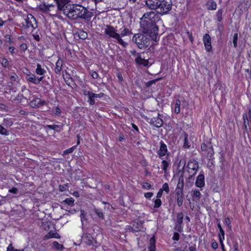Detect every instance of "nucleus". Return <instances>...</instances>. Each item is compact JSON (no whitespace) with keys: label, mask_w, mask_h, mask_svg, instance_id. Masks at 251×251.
I'll return each instance as SVG.
<instances>
[{"label":"nucleus","mask_w":251,"mask_h":251,"mask_svg":"<svg viewBox=\"0 0 251 251\" xmlns=\"http://www.w3.org/2000/svg\"><path fill=\"white\" fill-rule=\"evenodd\" d=\"M159 20L158 15L153 11L145 13L140 19L141 27L152 39H156L158 34V28L156 22Z\"/></svg>","instance_id":"nucleus-1"},{"label":"nucleus","mask_w":251,"mask_h":251,"mask_svg":"<svg viewBox=\"0 0 251 251\" xmlns=\"http://www.w3.org/2000/svg\"><path fill=\"white\" fill-rule=\"evenodd\" d=\"M62 12L71 20L80 18L89 20L94 15L93 12L88 11L86 8L80 5L68 4L63 9Z\"/></svg>","instance_id":"nucleus-2"},{"label":"nucleus","mask_w":251,"mask_h":251,"mask_svg":"<svg viewBox=\"0 0 251 251\" xmlns=\"http://www.w3.org/2000/svg\"><path fill=\"white\" fill-rule=\"evenodd\" d=\"M151 38L149 34L144 30V33L135 34L132 38V41L137 44L139 48L142 49L149 46Z\"/></svg>","instance_id":"nucleus-3"},{"label":"nucleus","mask_w":251,"mask_h":251,"mask_svg":"<svg viewBox=\"0 0 251 251\" xmlns=\"http://www.w3.org/2000/svg\"><path fill=\"white\" fill-rule=\"evenodd\" d=\"M105 34L109 38L114 39L117 41V43L125 47L127 44L124 42L121 38L120 35L117 32V29L110 25H106L104 29Z\"/></svg>","instance_id":"nucleus-4"},{"label":"nucleus","mask_w":251,"mask_h":251,"mask_svg":"<svg viewBox=\"0 0 251 251\" xmlns=\"http://www.w3.org/2000/svg\"><path fill=\"white\" fill-rule=\"evenodd\" d=\"M172 2L171 0H162L156 8L153 9L162 15L166 14L172 9Z\"/></svg>","instance_id":"nucleus-5"},{"label":"nucleus","mask_w":251,"mask_h":251,"mask_svg":"<svg viewBox=\"0 0 251 251\" xmlns=\"http://www.w3.org/2000/svg\"><path fill=\"white\" fill-rule=\"evenodd\" d=\"M81 243L95 247H97L100 245L96 240L90 234L88 233L82 234L81 236Z\"/></svg>","instance_id":"nucleus-6"},{"label":"nucleus","mask_w":251,"mask_h":251,"mask_svg":"<svg viewBox=\"0 0 251 251\" xmlns=\"http://www.w3.org/2000/svg\"><path fill=\"white\" fill-rule=\"evenodd\" d=\"M201 149L202 151L204 152L202 154L206 155V157L208 159L210 160L212 159L214 154V151L211 143H208V144H206L204 143H202Z\"/></svg>","instance_id":"nucleus-7"},{"label":"nucleus","mask_w":251,"mask_h":251,"mask_svg":"<svg viewBox=\"0 0 251 251\" xmlns=\"http://www.w3.org/2000/svg\"><path fill=\"white\" fill-rule=\"evenodd\" d=\"M26 23V27H31L32 29H35L37 27V23L36 19L31 14H28L25 19Z\"/></svg>","instance_id":"nucleus-8"},{"label":"nucleus","mask_w":251,"mask_h":251,"mask_svg":"<svg viewBox=\"0 0 251 251\" xmlns=\"http://www.w3.org/2000/svg\"><path fill=\"white\" fill-rule=\"evenodd\" d=\"M187 167L189 170H191L194 171V173L192 174V175H190V176L188 177V178L191 179L196 175L197 171L199 168L198 163L195 160H190L188 163Z\"/></svg>","instance_id":"nucleus-9"},{"label":"nucleus","mask_w":251,"mask_h":251,"mask_svg":"<svg viewBox=\"0 0 251 251\" xmlns=\"http://www.w3.org/2000/svg\"><path fill=\"white\" fill-rule=\"evenodd\" d=\"M160 146L158 151V155L159 158L162 159V157L166 155L168 156L169 152L166 145L162 141H160Z\"/></svg>","instance_id":"nucleus-10"},{"label":"nucleus","mask_w":251,"mask_h":251,"mask_svg":"<svg viewBox=\"0 0 251 251\" xmlns=\"http://www.w3.org/2000/svg\"><path fill=\"white\" fill-rule=\"evenodd\" d=\"M203 41L205 50L207 51H210L212 49L210 36L208 34H205L203 36Z\"/></svg>","instance_id":"nucleus-11"},{"label":"nucleus","mask_w":251,"mask_h":251,"mask_svg":"<svg viewBox=\"0 0 251 251\" xmlns=\"http://www.w3.org/2000/svg\"><path fill=\"white\" fill-rule=\"evenodd\" d=\"M83 94L88 97V101L89 102L91 105H93L95 103V93H93L89 91H87V90H83Z\"/></svg>","instance_id":"nucleus-12"},{"label":"nucleus","mask_w":251,"mask_h":251,"mask_svg":"<svg viewBox=\"0 0 251 251\" xmlns=\"http://www.w3.org/2000/svg\"><path fill=\"white\" fill-rule=\"evenodd\" d=\"M195 185L199 188H202L204 186V176L202 173L200 174L197 177Z\"/></svg>","instance_id":"nucleus-13"},{"label":"nucleus","mask_w":251,"mask_h":251,"mask_svg":"<svg viewBox=\"0 0 251 251\" xmlns=\"http://www.w3.org/2000/svg\"><path fill=\"white\" fill-rule=\"evenodd\" d=\"M176 199L178 206H181L183 202V191L175 190Z\"/></svg>","instance_id":"nucleus-14"},{"label":"nucleus","mask_w":251,"mask_h":251,"mask_svg":"<svg viewBox=\"0 0 251 251\" xmlns=\"http://www.w3.org/2000/svg\"><path fill=\"white\" fill-rule=\"evenodd\" d=\"M150 124L156 127H160L162 126L163 122V120L158 116L152 118L151 119Z\"/></svg>","instance_id":"nucleus-15"},{"label":"nucleus","mask_w":251,"mask_h":251,"mask_svg":"<svg viewBox=\"0 0 251 251\" xmlns=\"http://www.w3.org/2000/svg\"><path fill=\"white\" fill-rule=\"evenodd\" d=\"M57 4L58 10L60 11H63V9L67 5L68 3L70 1V0H54Z\"/></svg>","instance_id":"nucleus-16"},{"label":"nucleus","mask_w":251,"mask_h":251,"mask_svg":"<svg viewBox=\"0 0 251 251\" xmlns=\"http://www.w3.org/2000/svg\"><path fill=\"white\" fill-rule=\"evenodd\" d=\"M160 1L161 2L162 0H146V4L149 8L153 9L157 7Z\"/></svg>","instance_id":"nucleus-17"},{"label":"nucleus","mask_w":251,"mask_h":251,"mask_svg":"<svg viewBox=\"0 0 251 251\" xmlns=\"http://www.w3.org/2000/svg\"><path fill=\"white\" fill-rule=\"evenodd\" d=\"M135 62L136 63L139 65H142L144 66H147L149 64L148 60L143 58L140 53H138L137 54V57L135 59Z\"/></svg>","instance_id":"nucleus-18"},{"label":"nucleus","mask_w":251,"mask_h":251,"mask_svg":"<svg viewBox=\"0 0 251 251\" xmlns=\"http://www.w3.org/2000/svg\"><path fill=\"white\" fill-rule=\"evenodd\" d=\"M50 238H59L60 236L55 231L50 230L44 236V238L48 239Z\"/></svg>","instance_id":"nucleus-19"},{"label":"nucleus","mask_w":251,"mask_h":251,"mask_svg":"<svg viewBox=\"0 0 251 251\" xmlns=\"http://www.w3.org/2000/svg\"><path fill=\"white\" fill-rule=\"evenodd\" d=\"M63 65V60L59 59L56 63V66L55 68V72L56 74H59L62 70V67Z\"/></svg>","instance_id":"nucleus-20"},{"label":"nucleus","mask_w":251,"mask_h":251,"mask_svg":"<svg viewBox=\"0 0 251 251\" xmlns=\"http://www.w3.org/2000/svg\"><path fill=\"white\" fill-rule=\"evenodd\" d=\"M243 119L244 120V133H248V128L247 126H249V119H248V115L246 114H244L243 115Z\"/></svg>","instance_id":"nucleus-21"},{"label":"nucleus","mask_w":251,"mask_h":251,"mask_svg":"<svg viewBox=\"0 0 251 251\" xmlns=\"http://www.w3.org/2000/svg\"><path fill=\"white\" fill-rule=\"evenodd\" d=\"M35 73L38 75H43L46 73V71L42 68L41 65L37 64Z\"/></svg>","instance_id":"nucleus-22"},{"label":"nucleus","mask_w":251,"mask_h":251,"mask_svg":"<svg viewBox=\"0 0 251 251\" xmlns=\"http://www.w3.org/2000/svg\"><path fill=\"white\" fill-rule=\"evenodd\" d=\"M184 187V179L182 176H180L178 179V182L176 190L183 191Z\"/></svg>","instance_id":"nucleus-23"},{"label":"nucleus","mask_w":251,"mask_h":251,"mask_svg":"<svg viewBox=\"0 0 251 251\" xmlns=\"http://www.w3.org/2000/svg\"><path fill=\"white\" fill-rule=\"evenodd\" d=\"M170 163V160L167 157L166 160H163L162 161L161 168L165 173Z\"/></svg>","instance_id":"nucleus-24"},{"label":"nucleus","mask_w":251,"mask_h":251,"mask_svg":"<svg viewBox=\"0 0 251 251\" xmlns=\"http://www.w3.org/2000/svg\"><path fill=\"white\" fill-rule=\"evenodd\" d=\"M180 104H181V100L177 99L176 100V103L175 105V109L174 112L176 114H178L180 111Z\"/></svg>","instance_id":"nucleus-25"},{"label":"nucleus","mask_w":251,"mask_h":251,"mask_svg":"<svg viewBox=\"0 0 251 251\" xmlns=\"http://www.w3.org/2000/svg\"><path fill=\"white\" fill-rule=\"evenodd\" d=\"M149 250L150 251H155V240L153 237H151L150 240Z\"/></svg>","instance_id":"nucleus-26"},{"label":"nucleus","mask_w":251,"mask_h":251,"mask_svg":"<svg viewBox=\"0 0 251 251\" xmlns=\"http://www.w3.org/2000/svg\"><path fill=\"white\" fill-rule=\"evenodd\" d=\"M25 79L29 82L36 84V76L33 74H26Z\"/></svg>","instance_id":"nucleus-27"},{"label":"nucleus","mask_w":251,"mask_h":251,"mask_svg":"<svg viewBox=\"0 0 251 251\" xmlns=\"http://www.w3.org/2000/svg\"><path fill=\"white\" fill-rule=\"evenodd\" d=\"M201 196V194L198 189H195L193 190V197L194 201H199L200 199Z\"/></svg>","instance_id":"nucleus-28"},{"label":"nucleus","mask_w":251,"mask_h":251,"mask_svg":"<svg viewBox=\"0 0 251 251\" xmlns=\"http://www.w3.org/2000/svg\"><path fill=\"white\" fill-rule=\"evenodd\" d=\"M80 217V219H81V221L82 225L84 224V223L85 222L86 223L87 222L86 212L84 210H81Z\"/></svg>","instance_id":"nucleus-29"},{"label":"nucleus","mask_w":251,"mask_h":251,"mask_svg":"<svg viewBox=\"0 0 251 251\" xmlns=\"http://www.w3.org/2000/svg\"><path fill=\"white\" fill-rule=\"evenodd\" d=\"M120 35V37L122 38V37L131 34V31L127 28H124L123 30L121 31V33H119Z\"/></svg>","instance_id":"nucleus-30"},{"label":"nucleus","mask_w":251,"mask_h":251,"mask_svg":"<svg viewBox=\"0 0 251 251\" xmlns=\"http://www.w3.org/2000/svg\"><path fill=\"white\" fill-rule=\"evenodd\" d=\"M48 4H46L45 3L41 4L38 6L39 9L44 13L48 12Z\"/></svg>","instance_id":"nucleus-31"},{"label":"nucleus","mask_w":251,"mask_h":251,"mask_svg":"<svg viewBox=\"0 0 251 251\" xmlns=\"http://www.w3.org/2000/svg\"><path fill=\"white\" fill-rule=\"evenodd\" d=\"M217 7V5L215 2L213 0H211L209 2L208 4L207 9L208 10H215Z\"/></svg>","instance_id":"nucleus-32"},{"label":"nucleus","mask_w":251,"mask_h":251,"mask_svg":"<svg viewBox=\"0 0 251 251\" xmlns=\"http://www.w3.org/2000/svg\"><path fill=\"white\" fill-rule=\"evenodd\" d=\"M183 219V214L182 212H179L177 214L176 217V223L182 224Z\"/></svg>","instance_id":"nucleus-33"},{"label":"nucleus","mask_w":251,"mask_h":251,"mask_svg":"<svg viewBox=\"0 0 251 251\" xmlns=\"http://www.w3.org/2000/svg\"><path fill=\"white\" fill-rule=\"evenodd\" d=\"M78 34L79 38L83 40L86 39L88 36L87 33L83 30H80L78 32Z\"/></svg>","instance_id":"nucleus-34"},{"label":"nucleus","mask_w":251,"mask_h":251,"mask_svg":"<svg viewBox=\"0 0 251 251\" xmlns=\"http://www.w3.org/2000/svg\"><path fill=\"white\" fill-rule=\"evenodd\" d=\"M74 199L71 198H67L66 200L63 201V202L67 204L69 206H73L74 204Z\"/></svg>","instance_id":"nucleus-35"},{"label":"nucleus","mask_w":251,"mask_h":251,"mask_svg":"<svg viewBox=\"0 0 251 251\" xmlns=\"http://www.w3.org/2000/svg\"><path fill=\"white\" fill-rule=\"evenodd\" d=\"M0 134L7 136L9 134V131L3 126L0 125Z\"/></svg>","instance_id":"nucleus-36"},{"label":"nucleus","mask_w":251,"mask_h":251,"mask_svg":"<svg viewBox=\"0 0 251 251\" xmlns=\"http://www.w3.org/2000/svg\"><path fill=\"white\" fill-rule=\"evenodd\" d=\"M45 127L49 129H53L56 131H58L57 129L60 127V126L57 125H46Z\"/></svg>","instance_id":"nucleus-37"},{"label":"nucleus","mask_w":251,"mask_h":251,"mask_svg":"<svg viewBox=\"0 0 251 251\" xmlns=\"http://www.w3.org/2000/svg\"><path fill=\"white\" fill-rule=\"evenodd\" d=\"M41 100L39 99H36L33 100L31 101V105L32 106H38L39 107V104H40Z\"/></svg>","instance_id":"nucleus-38"},{"label":"nucleus","mask_w":251,"mask_h":251,"mask_svg":"<svg viewBox=\"0 0 251 251\" xmlns=\"http://www.w3.org/2000/svg\"><path fill=\"white\" fill-rule=\"evenodd\" d=\"M222 13H223V10L222 9H220L218 10L217 12L216 16L217 18V20L219 22H221L222 20Z\"/></svg>","instance_id":"nucleus-39"},{"label":"nucleus","mask_w":251,"mask_h":251,"mask_svg":"<svg viewBox=\"0 0 251 251\" xmlns=\"http://www.w3.org/2000/svg\"><path fill=\"white\" fill-rule=\"evenodd\" d=\"M4 126H10L13 125V122L8 119H4L2 124Z\"/></svg>","instance_id":"nucleus-40"},{"label":"nucleus","mask_w":251,"mask_h":251,"mask_svg":"<svg viewBox=\"0 0 251 251\" xmlns=\"http://www.w3.org/2000/svg\"><path fill=\"white\" fill-rule=\"evenodd\" d=\"M161 79V78H158L155 79L154 80H150L146 83V86L147 87H149L152 84L155 83L156 82H157L158 80H159Z\"/></svg>","instance_id":"nucleus-41"},{"label":"nucleus","mask_w":251,"mask_h":251,"mask_svg":"<svg viewBox=\"0 0 251 251\" xmlns=\"http://www.w3.org/2000/svg\"><path fill=\"white\" fill-rule=\"evenodd\" d=\"M95 212L99 218L103 219V214L100 209L95 208Z\"/></svg>","instance_id":"nucleus-42"},{"label":"nucleus","mask_w":251,"mask_h":251,"mask_svg":"<svg viewBox=\"0 0 251 251\" xmlns=\"http://www.w3.org/2000/svg\"><path fill=\"white\" fill-rule=\"evenodd\" d=\"M237 40H238V33H235L233 35V43L234 48L237 47Z\"/></svg>","instance_id":"nucleus-43"},{"label":"nucleus","mask_w":251,"mask_h":251,"mask_svg":"<svg viewBox=\"0 0 251 251\" xmlns=\"http://www.w3.org/2000/svg\"><path fill=\"white\" fill-rule=\"evenodd\" d=\"M217 226L220 230V233L219 234V235L221 234V235L223 236V239H225V231L224 229L222 228L221 224L219 223H218Z\"/></svg>","instance_id":"nucleus-44"},{"label":"nucleus","mask_w":251,"mask_h":251,"mask_svg":"<svg viewBox=\"0 0 251 251\" xmlns=\"http://www.w3.org/2000/svg\"><path fill=\"white\" fill-rule=\"evenodd\" d=\"M75 148H76V146H74L72 147V148H69V149L64 151H63V154H69V153H72L73 152V151H74V150L75 149Z\"/></svg>","instance_id":"nucleus-45"},{"label":"nucleus","mask_w":251,"mask_h":251,"mask_svg":"<svg viewBox=\"0 0 251 251\" xmlns=\"http://www.w3.org/2000/svg\"><path fill=\"white\" fill-rule=\"evenodd\" d=\"M162 202L160 199H157L155 200L154 201V208H158L161 205Z\"/></svg>","instance_id":"nucleus-46"},{"label":"nucleus","mask_w":251,"mask_h":251,"mask_svg":"<svg viewBox=\"0 0 251 251\" xmlns=\"http://www.w3.org/2000/svg\"><path fill=\"white\" fill-rule=\"evenodd\" d=\"M53 246L55 249H56L57 250H61L63 248V246L62 245L59 244L57 242H53Z\"/></svg>","instance_id":"nucleus-47"},{"label":"nucleus","mask_w":251,"mask_h":251,"mask_svg":"<svg viewBox=\"0 0 251 251\" xmlns=\"http://www.w3.org/2000/svg\"><path fill=\"white\" fill-rule=\"evenodd\" d=\"M52 112L56 115H60L61 114V109L58 107H55L52 109Z\"/></svg>","instance_id":"nucleus-48"},{"label":"nucleus","mask_w":251,"mask_h":251,"mask_svg":"<svg viewBox=\"0 0 251 251\" xmlns=\"http://www.w3.org/2000/svg\"><path fill=\"white\" fill-rule=\"evenodd\" d=\"M175 229L177 231L181 232L182 231V224H176Z\"/></svg>","instance_id":"nucleus-49"},{"label":"nucleus","mask_w":251,"mask_h":251,"mask_svg":"<svg viewBox=\"0 0 251 251\" xmlns=\"http://www.w3.org/2000/svg\"><path fill=\"white\" fill-rule=\"evenodd\" d=\"M18 77L17 75L15 73L11 74L9 75V79L11 81H16Z\"/></svg>","instance_id":"nucleus-50"},{"label":"nucleus","mask_w":251,"mask_h":251,"mask_svg":"<svg viewBox=\"0 0 251 251\" xmlns=\"http://www.w3.org/2000/svg\"><path fill=\"white\" fill-rule=\"evenodd\" d=\"M163 191H165L167 193L169 192V187L167 183H165L162 186Z\"/></svg>","instance_id":"nucleus-51"},{"label":"nucleus","mask_w":251,"mask_h":251,"mask_svg":"<svg viewBox=\"0 0 251 251\" xmlns=\"http://www.w3.org/2000/svg\"><path fill=\"white\" fill-rule=\"evenodd\" d=\"M188 135L187 134L185 135L184 137V142L183 147L186 148H189L190 147L189 145H188Z\"/></svg>","instance_id":"nucleus-52"},{"label":"nucleus","mask_w":251,"mask_h":251,"mask_svg":"<svg viewBox=\"0 0 251 251\" xmlns=\"http://www.w3.org/2000/svg\"><path fill=\"white\" fill-rule=\"evenodd\" d=\"M107 0H93L96 7L100 6L101 2H106Z\"/></svg>","instance_id":"nucleus-53"},{"label":"nucleus","mask_w":251,"mask_h":251,"mask_svg":"<svg viewBox=\"0 0 251 251\" xmlns=\"http://www.w3.org/2000/svg\"><path fill=\"white\" fill-rule=\"evenodd\" d=\"M7 251H24V250L15 249L12 244H10L7 249Z\"/></svg>","instance_id":"nucleus-54"},{"label":"nucleus","mask_w":251,"mask_h":251,"mask_svg":"<svg viewBox=\"0 0 251 251\" xmlns=\"http://www.w3.org/2000/svg\"><path fill=\"white\" fill-rule=\"evenodd\" d=\"M59 190L61 192H63L66 190V188L69 187V184L66 183L62 185H59Z\"/></svg>","instance_id":"nucleus-55"},{"label":"nucleus","mask_w":251,"mask_h":251,"mask_svg":"<svg viewBox=\"0 0 251 251\" xmlns=\"http://www.w3.org/2000/svg\"><path fill=\"white\" fill-rule=\"evenodd\" d=\"M90 74L94 79H97L99 77L98 74L95 71H91L90 72Z\"/></svg>","instance_id":"nucleus-56"},{"label":"nucleus","mask_w":251,"mask_h":251,"mask_svg":"<svg viewBox=\"0 0 251 251\" xmlns=\"http://www.w3.org/2000/svg\"><path fill=\"white\" fill-rule=\"evenodd\" d=\"M1 64L4 67H7L9 65V62L7 59L2 58L1 60Z\"/></svg>","instance_id":"nucleus-57"},{"label":"nucleus","mask_w":251,"mask_h":251,"mask_svg":"<svg viewBox=\"0 0 251 251\" xmlns=\"http://www.w3.org/2000/svg\"><path fill=\"white\" fill-rule=\"evenodd\" d=\"M225 224L230 229L231 227V222L229 218L226 217L225 220Z\"/></svg>","instance_id":"nucleus-58"},{"label":"nucleus","mask_w":251,"mask_h":251,"mask_svg":"<svg viewBox=\"0 0 251 251\" xmlns=\"http://www.w3.org/2000/svg\"><path fill=\"white\" fill-rule=\"evenodd\" d=\"M179 234L178 232H175L172 239L173 240L178 241L179 239Z\"/></svg>","instance_id":"nucleus-59"},{"label":"nucleus","mask_w":251,"mask_h":251,"mask_svg":"<svg viewBox=\"0 0 251 251\" xmlns=\"http://www.w3.org/2000/svg\"><path fill=\"white\" fill-rule=\"evenodd\" d=\"M218 236H219V239L220 241V245H221L222 251H225V249H224V245L223 243V240L224 239H221V236L220 235V234L218 235Z\"/></svg>","instance_id":"nucleus-60"},{"label":"nucleus","mask_w":251,"mask_h":251,"mask_svg":"<svg viewBox=\"0 0 251 251\" xmlns=\"http://www.w3.org/2000/svg\"><path fill=\"white\" fill-rule=\"evenodd\" d=\"M20 47L21 50L25 51L27 50V46L25 44H22Z\"/></svg>","instance_id":"nucleus-61"},{"label":"nucleus","mask_w":251,"mask_h":251,"mask_svg":"<svg viewBox=\"0 0 251 251\" xmlns=\"http://www.w3.org/2000/svg\"><path fill=\"white\" fill-rule=\"evenodd\" d=\"M143 187L146 189H150L151 188V185L148 182H145L142 185Z\"/></svg>","instance_id":"nucleus-62"},{"label":"nucleus","mask_w":251,"mask_h":251,"mask_svg":"<svg viewBox=\"0 0 251 251\" xmlns=\"http://www.w3.org/2000/svg\"><path fill=\"white\" fill-rule=\"evenodd\" d=\"M9 192L16 194L18 193V189L16 187H13L12 189L9 190Z\"/></svg>","instance_id":"nucleus-63"},{"label":"nucleus","mask_w":251,"mask_h":251,"mask_svg":"<svg viewBox=\"0 0 251 251\" xmlns=\"http://www.w3.org/2000/svg\"><path fill=\"white\" fill-rule=\"evenodd\" d=\"M42 226L45 230L49 229L50 228L49 224L47 222L43 223Z\"/></svg>","instance_id":"nucleus-64"}]
</instances>
